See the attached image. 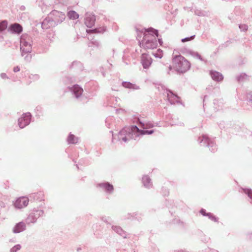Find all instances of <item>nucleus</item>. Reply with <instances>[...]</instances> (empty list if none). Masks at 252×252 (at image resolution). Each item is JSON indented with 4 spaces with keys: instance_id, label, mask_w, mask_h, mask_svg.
I'll return each instance as SVG.
<instances>
[{
    "instance_id": "obj_1",
    "label": "nucleus",
    "mask_w": 252,
    "mask_h": 252,
    "mask_svg": "<svg viewBox=\"0 0 252 252\" xmlns=\"http://www.w3.org/2000/svg\"><path fill=\"white\" fill-rule=\"evenodd\" d=\"M190 67V63L180 53L176 50L173 52L169 70H174L179 73H184Z\"/></svg>"
},
{
    "instance_id": "obj_20",
    "label": "nucleus",
    "mask_w": 252,
    "mask_h": 252,
    "mask_svg": "<svg viewBox=\"0 0 252 252\" xmlns=\"http://www.w3.org/2000/svg\"><path fill=\"white\" fill-rule=\"evenodd\" d=\"M7 27V23L5 21H2L0 23V32L5 30Z\"/></svg>"
},
{
    "instance_id": "obj_24",
    "label": "nucleus",
    "mask_w": 252,
    "mask_h": 252,
    "mask_svg": "<svg viewBox=\"0 0 252 252\" xmlns=\"http://www.w3.org/2000/svg\"><path fill=\"white\" fill-rule=\"evenodd\" d=\"M21 248V247L20 245H17L11 249V252H16L17 251L19 250Z\"/></svg>"
},
{
    "instance_id": "obj_10",
    "label": "nucleus",
    "mask_w": 252,
    "mask_h": 252,
    "mask_svg": "<svg viewBox=\"0 0 252 252\" xmlns=\"http://www.w3.org/2000/svg\"><path fill=\"white\" fill-rule=\"evenodd\" d=\"M9 29L13 32L19 34L22 32L23 29L20 24L15 23L11 25L9 27Z\"/></svg>"
},
{
    "instance_id": "obj_26",
    "label": "nucleus",
    "mask_w": 252,
    "mask_h": 252,
    "mask_svg": "<svg viewBox=\"0 0 252 252\" xmlns=\"http://www.w3.org/2000/svg\"><path fill=\"white\" fill-rule=\"evenodd\" d=\"M193 37H194V36H192L190 37H187V38L182 39V42H185L186 41H190V40L193 39Z\"/></svg>"
},
{
    "instance_id": "obj_16",
    "label": "nucleus",
    "mask_w": 252,
    "mask_h": 252,
    "mask_svg": "<svg viewBox=\"0 0 252 252\" xmlns=\"http://www.w3.org/2000/svg\"><path fill=\"white\" fill-rule=\"evenodd\" d=\"M67 16L69 19L75 20L79 18V15L74 11H70L67 13Z\"/></svg>"
},
{
    "instance_id": "obj_9",
    "label": "nucleus",
    "mask_w": 252,
    "mask_h": 252,
    "mask_svg": "<svg viewBox=\"0 0 252 252\" xmlns=\"http://www.w3.org/2000/svg\"><path fill=\"white\" fill-rule=\"evenodd\" d=\"M95 17L92 13H87L85 23L86 25L89 28L92 27L95 23Z\"/></svg>"
},
{
    "instance_id": "obj_19",
    "label": "nucleus",
    "mask_w": 252,
    "mask_h": 252,
    "mask_svg": "<svg viewBox=\"0 0 252 252\" xmlns=\"http://www.w3.org/2000/svg\"><path fill=\"white\" fill-rule=\"evenodd\" d=\"M34 198L36 200L42 201L44 200V195L41 192L38 193L34 195Z\"/></svg>"
},
{
    "instance_id": "obj_6",
    "label": "nucleus",
    "mask_w": 252,
    "mask_h": 252,
    "mask_svg": "<svg viewBox=\"0 0 252 252\" xmlns=\"http://www.w3.org/2000/svg\"><path fill=\"white\" fill-rule=\"evenodd\" d=\"M153 60L150 56L146 54H143L141 57V63L145 69L148 68L151 65Z\"/></svg>"
},
{
    "instance_id": "obj_13",
    "label": "nucleus",
    "mask_w": 252,
    "mask_h": 252,
    "mask_svg": "<svg viewBox=\"0 0 252 252\" xmlns=\"http://www.w3.org/2000/svg\"><path fill=\"white\" fill-rule=\"evenodd\" d=\"M211 75L212 78L216 81H220L222 80L223 77L221 74L217 71H212L211 72Z\"/></svg>"
},
{
    "instance_id": "obj_11",
    "label": "nucleus",
    "mask_w": 252,
    "mask_h": 252,
    "mask_svg": "<svg viewBox=\"0 0 252 252\" xmlns=\"http://www.w3.org/2000/svg\"><path fill=\"white\" fill-rule=\"evenodd\" d=\"M70 90L73 92L76 97L80 96L83 92V90L77 85L73 86Z\"/></svg>"
},
{
    "instance_id": "obj_3",
    "label": "nucleus",
    "mask_w": 252,
    "mask_h": 252,
    "mask_svg": "<svg viewBox=\"0 0 252 252\" xmlns=\"http://www.w3.org/2000/svg\"><path fill=\"white\" fill-rule=\"evenodd\" d=\"M148 33L144 35L142 45L147 49L156 48L158 46L157 37H158V31L153 29H149L147 30Z\"/></svg>"
},
{
    "instance_id": "obj_7",
    "label": "nucleus",
    "mask_w": 252,
    "mask_h": 252,
    "mask_svg": "<svg viewBox=\"0 0 252 252\" xmlns=\"http://www.w3.org/2000/svg\"><path fill=\"white\" fill-rule=\"evenodd\" d=\"M29 200L27 197H21L15 202L14 205L17 208H23L26 207L29 203Z\"/></svg>"
},
{
    "instance_id": "obj_28",
    "label": "nucleus",
    "mask_w": 252,
    "mask_h": 252,
    "mask_svg": "<svg viewBox=\"0 0 252 252\" xmlns=\"http://www.w3.org/2000/svg\"><path fill=\"white\" fill-rule=\"evenodd\" d=\"M13 71L15 72H18L19 71H20V67L19 66H15L13 68Z\"/></svg>"
},
{
    "instance_id": "obj_23",
    "label": "nucleus",
    "mask_w": 252,
    "mask_h": 252,
    "mask_svg": "<svg viewBox=\"0 0 252 252\" xmlns=\"http://www.w3.org/2000/svg\"><path fill=\"white\" fill-rule=\"evenodd\" d=\"M243 191L252 199V190L249 189H242Z\"/></svg>"
},
{
    "instance_id": "obj_14",
    "label": "nucleus",
    "mask_w": 252,
    "mask_h": 252,
    "mask_svg": "<svg viewBox=\"0 0 252 252\" xmlns=\"http://www.w3.org/2000/svg\"><path fill=\"white\" fill-rule=\"evenodd\" d=\"M26 225L23 222L18 223L14 228L13 232L14 233H19L23 231L25 229Z\"/></svg>"
},
{
    "instance_id": "obj_27",
    "label": "nucleus",
    "mask_w": 252,
    "mask_h": 252,
    "mask_svg": "<svg viewBox=\"0 0 252 252\" xmlns=\"http://www.w3.org/2000/svg\"><path fill=\"white\" fill-rule=\"evenodd\" d=\"M87 32H93V33H97V32H99V31H98L97 29H96L93 30L87 31Z\"/></svg>"
},
{
    "instance_id": "obj_17",
    "label": "nucleus",
    "mask_w": 252,
    "mask_h": 252,
    "mask_svg": "<svg viewBox=\"0 0 252 252\" xmlns=\"http://www.w3.org/2000/svg\"><path fill=\"white\" fill-rule=\"evenodd\" d=\"M67 141L70 144H76L78 142V139L73 134H70L67 138Z\"/></svg>"
},
{
    "instance_id": "obj_8",
    "label": "nucleus",
    "mask_w": 252,
    "mask_h": 252,
    "mask_svg": "<svg viewBox=\"0 0 252 252\" xmlns=\"http://www.w3.org/2000/svg\"><path fill=\"white\" fill-rule=\"evenodd\" d=\"M31 45L28 41L24 38H22L21 41L20 49L22 54L29 53L31 51Z\"/></svg>"
},
{
    "instance_id": "obj_12",
    "label": "nucleus",
    "mask_w": 252,
    "mask_h": 252,
    "mask_svg": "<svg viewBox=\"0 0 252 252\" xmlns=\"http://www.w3.org/2000/svg\"><path fill=\"white\" fill-rule=\"evenodd\" d=\"M167 97L171 103H174L175 102H177L179 98L177 95L173 94L170 91L167 92Z\"/></svg>"
},
{
    "instance_id": "obj_2",
    "label": "nucleus",
    "mask_w": 252,
    "mask_h": 252,
    "mask_svg": "<svg viewBox=\"0 0 252 252\" xmlns=\"http://www.w3.org/2000/svg\"><path fill=\"white\" fill-rule=\"evenodd\" d=\"M65 18L64 14L57 10L52 11L42 23L43 29H48L62 23Z\"/></svg>"
},
{
    "instance_id": "obj_15",
    "label": "nucleus",
    "mask_w": 252,
    "mask_h": 252,
    "mask_svg": "<svg viewBox=\"0 0 252 252\" xmlns=\"http://www.w3.org/2000/svg\"><path fill=\"white\" fill-rule=\"evenodd\" d=\"M142 181L144 186L146 188H149L152 186V184L151 182V179L149 176L147 175L143 176L142 178Z\"/></svg>"
},
{
    "instance_id": "obj_29",
    "label": "nucleus",
    "mask_w": 252,
    "mask_h": 252,
    "mask_svg": "<svg viewBox=\"0 0 252 252\" xmlns=\"http://www.w3.org/2000/svg\"><path fill=\"white\" fill-rule=\"evenodd\" d=\"M158 42H159V43L160 44H161V42H161V40L160 39H158Z\"/></svg>"
},
{
    "instance_id": "obj_22",
    "label": "nucleus",
    "mask_w": 252,
    "mask_h": 252,
    "mask_svg": "<svg viewBox=\"0 0 252 252\" xmlns=\"http://www.w3.org/2000/svg\"><path fill=\"white\" fill-rule=\"evenodd\" d=\"M154 56L156 58H161L163 56V52L160 49H158L156 53L154 54Z\"/></svg>"
},
{
    "instance_id": "obj_5",
    "label": "nucleus",
    "mask_w": 252,
    "mask_h": 252,
    "mask_svg": "<svg viewBox=\"0 0 252 252\" xmlns=\"http://www.w3.org/2000/svg\"><path fill=\"white\" fill-rule=\"evenodd\" d=\"M31 119V115L30 113H26L23 114L18 120V125L21 128H23L28 125Z\"/></svg>"
},
{
    "instance_id": "obj_18",
    "label": "nucleus",
    "mask_w": 252,
    "mask_h": 252,
    "mask_svg": "<svg viewBox=\"0 0 252 252\" xmlns=\"http://www.w3.org/2000/svg\"><path fill=\"white\" fill-rule=\"evenodd\" d=\"M101 186L104 187L109 192L112 191L114 189L113 186L108 183H105Z\"/></svg>"
},
{
    "instance_id": "obj_21",
    "label": "nucleus",
    "mask_w": 252,
    "mask_h": 252,
    "mask_svg": "<svg viewBox=\"0 0 252 252\" xmlns=\"http://www.w3.org/2000/svg\"><path fill=\"white\" fill-rule=\"evenodd\" d=\"M123 86L124 87L127 88L136 89V88L134 87V85H133L132 84H131V83H130L129 82H124L123 83Z\"/></svg>"
},
{
    "instance_id": "obj_25",
    "label": "nucleus",
    "mask_w": 252,
    "mask_h": 252,
    "mask_svg": "<svg viewBox=\"0 0 252 252\" xmlns=\"http://www.w3.org/2000/svg\"><path fill=\"white\" fill-rule=\"evenodd\" d=\"M154 132V131L152 130H142L141 134H151Z\"/></svg>"
},
{
    "instance_id": "obj_4",
    "label": "nucleus",
    "mask_w": 252,
    "mask_h": 252,
    "mask_svg": "<svg viewBox=\"0 0 252 252\" xmlns=\"http://www.w3.org/2000/svg\"><path fill=\"white\" fill-rule=\"evenodd\" d=\"M136 129L139 131V128L136 126H132L131 128L129 127H125L122 129L119 132L120 138L124 141L126 142L128 139L131 137V132Z\"/></svg>"
}]
</instances>
